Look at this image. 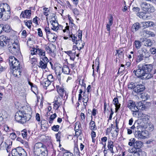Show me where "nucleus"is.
<instances>
[{"instance_id":"f257e3e1","label":"nucleus","mask_w":156,"mask_h":156,"mask_svg":"<svg viewBox=\"0 0 156 156\" xmlns=\"http://www.w3.org/2000/svg\"><path fill=\"white\" fill-rule=\"evenodd\" d=\"M33 152L37 156H47L48 154L46 145L41 142L37 143L34 144Z\"/></svg>"},{"instance_id":"f03ea898","label":"nucleus","mask_w":156,"mask_h":156,"mask_svg":"<svg viewBox=\"0 0 156 156\" xmlns=\"http://www.w3.org/2000/svg\"><path fill=\"white\" fill-rule=\"evenodd\" d=\"M147 126L143 123H140L136 126L137 130L134 133L135 137L139 140L144 139L148 136V132L144 131L143 129H146Z\"/></svg>"},{"instance_id":"7ed1b4c3","label":"nucleus","mask_w":156,"mask_h":156,"mask_svg":"<svg viewBox=\"0 0 156 156\" xmlns=\"http://www.w3.org/2000/svg\"><path fill=\"white\" fill-rule=\"evenodd\" d=\"M10 9L9 5L6 3H2L0 5V19L6 21L10 17Z\"/></svg>"},{"instance_id":"20e7f679","label":"nucleus","mask_w":156,"mask_h":156,"mask_svg":"<svg viewBox=\"0 0 156 156\" xmlns=\"http://www.w3.org/2000/svg\"><path fill=\"white\" fill-rule=\"evenodd\" d=\"M31 118L30 114L25 113L24 111H19L16 113L15 120L18 122L23 124L28 121Z\"/></svg>"},{"instance_id":"39448f33","label":"nucleus","mask_w":156,"mask_h":156,"mask_svg":"<svg viewBox=\"0 0 156 156\" xmlns=\"http://www.w3.org/2000/svg\"><path fill=\"white\" fill-rule=\"evenodd\" d=\"M150 56V54L146 49L142 48L137 52L136 61L139 63L143 60L144 58H148Z\"/></svg>"},{"instance_id":"423d86ee","label":"nucleus","mask_w":156,"mask_h":156,"mask_svg":"<svg viewBox=\"0 0 156 156\" xmlns=\"http://www.w3.org/2000/svg\"><path fill=\"white\" fill-rule=\"evenodd\" d=\"M140 67H141L140 66V65H139L138 66V69L133 71V73L137 77L143 80H148L152 77V74L145 73L144 71Z\"/></svg>"},{"instance_id":"0eeeda50","label":"nucleus","mask_w":156,"mask_h":156,"mask_svg":"<svg viewBox=\"0 0 156 156\" xmlns=\"http://www.w3.org/2000/svg\"><path fill=\"white\" fill-rule=\"evenodd\" d=\"M140 5L141 10L144 12L151 13L155 11V9L153 6L146 1L140 2Z\"/></svg>"},{"instance_id":"6e6552de","label":"nucleus","mask_w":156,"mask_h":156,"mask_svg":"<svg viewBox=\"0 0 156 156\" xmlns=\"http://www.w3.org/2000/svg\"><path fill=\"white\" fill-rule=\"evenodd\" d=\"M11 53L15 55H18L20 53V44L18 40H16L12 44L11 46L8 48Z\"/></svg>"},{"instance_id":"1a4fd4ad","label":"nucleus","mask_w":156,"mask_h":156,"mask_svg":"<svg viewBox=\"0 0 156 156\" xmlns=\"http://www.w3.org/2000/svg\"><path fill=\"white\" fill-rule=\"evenodd\" d=\"M9 63L11 69L20 67V65L19 61L14 56H10L9 57Z\"/></svg>"},{"instance_id":"9d476101","label":"nucleus","mask_w":156,"mask_h":156,"mask_svg":"<svg viewBox=\"0 0 156 156\" xmlns=\"http://www.w3.org/2000/svg\"><path fill=\"white\" fill-rule=\"evenodd\" d=\"M55 65V72L57 76V78L61 84L62 83V77L61 74L62 72V67L59 64H56Z\"/></svg>"},{"instance_id":"9b49d317","label":"nucleus","mask_w":156,"mask_h":156,"mask_svg":"<svg viewBox=\"0 0 156 156\" xmlns=\"http://www.w3.org/2000/svg\"><path fill=\"white\" fill-rule=\"evenodd\" d=\"M12 156H27V153L21 147H17L12 150Z\"/></svg>"},{"instance_id":"f8f14e48","label":"nucleus","mask_w":156,"mask_h":156,"mask_svg":"<svg viewBox=\"0 0 156 156\" xmlns=\"http://www.w3.org/2000/svg\"><path fill=\"white\" fill-rule=\"evenodd\" d=\"M82 31H80L78 33V41L75 43L77 49L79 51L83 48L84 44V42L82 41Z\"/></svg>"},{"instance_id":"ddd939ff","label":"nucleus","mask_w":156,"mask_h":156,"mask_svg":"<svg viewBox=\"0 0 156 156\" xmlns=\"http://www.w3.org/2000/svg\"><path fill=\"white\" fill-rule=\"evenodd\" d=\"M45 49L48 53L50 54L54 53L56 50V46L52 44H48L45 46Z\"/></svg>"},{"instance_id":"4468645a","label":"nucleus","mask_w":156,"mask_h":156,"mask_svg":"<svg viewBox=\"0 0 156 156\" xmlns=\"http://www.w3.org/2000/svg\"><path fill=\"white\" fill-rule=\"evenodd\" d=\"M127 107L132 112H135L138 110L135 103L133 100H129L127 104Z\"/></svg>"},{"instance_id":"2eb2a0df","label":"nucleus","mask_w":156,"mask_h":156,"mask_svg":"<svg viewBox=\"0 0 156 156\" xmlns=\"http://www.w3.org/2000/svg\"><path fill=\"white\" fill-rule=\"evenodd\" d=\"M12 144V141L10 140H7L6 142H2L0 145L1 147H3L8 152H9L10 150Z\"/></svg>"},{"instance_id":"dca6fc26","label":"nucleus","mask_w":156,"mask_h":156,"mask_svg":"<svg viewBox=\"0 0 156 156\" xmlns=\"http://www.w3.org/2000/svg\"><path fill=\"white\" fill-rule=\"evenodd\" d=\"M140 66L141 67L140 68L143 69V71H144L145 73L151 74L150 72L152 69V66L150 64H140Z\"/></svg>"},{"instance_id":"f3484780","label":"nucleus","mask_w":156,"mask_h":156,"mask_svg":"<svg viewBox=\"0 0 156 156\" xmlns=\"http://www.w3.org/2000/svg\"><path fill=\"white\" fill-rule=\"evenodd\" d=\"M128 151L130 153L133 154L132 156H140V153L141 152V149H136L135 147H132L129 148Z\"/></svg>"},{"instance_id":"a211bd4d","label":"nucleus","mask_w":156,"mask_h":156,"mask_svg":"<svg viewBox=\"0 0 156 156\" xmlns=\"http://www.w3.org/2000/svg\"><path fill=\"white\" fill-rule=\"evenodd\" d=\"M62 100H63L62 98H60L58 96L55 98L54 108H55L57 109L59 108L62 104Z\"/></svg>"},{"instance_id":"6ab92c4d","label":"nucleus","mask_w":156,"mask_h":156,"mask_svg":"<svg viewBox=\"0 0 156 156\" xmlns=\"http://www.w3.org/2000/svg\"><path fill=\"white\" fill-rule=\"evenodd\" d=\"M11 69L12 70V72L14 76L17 77H19L20 76L21 73V70L20 66V67Z\"/></svg>"},{"instance_id":"aec40b11","label":"nucleus","mask_w":156,"mask_h":156,"mask_svg":"<svg viewBox=\"0 0 156 156\" xmlns=\"http://www.w3.org/2000/svg\"><path fill=\"white\" fill-rule=\"evenodd\" d=\"M108 18V22L106 24V27L107 30L110 32L111 30L110 27L113 23V17L112 15L109 14Z\"/></svg>"},{"instance_id":"412c9836","label":"nucleus","mask_w":156,"mask_h":156,"mask_svg":"<svg viewBox=\"0 0 156 156\" xmlns=\"http://www.w3.org/2000/svg\"><path fill=\"white\" fill-rule=\"evenodd\" d=\"M31 10H26L24 12H22L20 16L23 18L30 19L31 16Z\"/></svg>"},{"instance_id":"4be33fe9","label":"nucleus","mask_w":156,"mask_h":156,"mask_svg":"<svg viewBox=\"0 0 156 156\" xmlns=\"http://www.w3.org/2000/svg\"><path fill=\"white\" fill-rule=\"evenodd\" d=\"M142 34L144 37H154L155 34L154 33L150 31L144 30L141 33Z\"/></svg>"},{"instance_id":"5701e85b","label":"nucleus","mask_w":156,"mask_h":156,"mask_svg":"<svg viewBox=\"0 0 156 156\" xmlns=\"http://www.w3.org/2000/svg\"><path fill=\"white\" fill-rule=\"evenodd\" d=\"M145 89L144 86L143 84H137L136 86L135 92L137 93L143 91Z\"/></svg>"},{"instance_id":"b1692460","label":"nucleus","mask_w":156,"mask_h":156,"mask_svg":"<svg viewBox=\"0 0 156 156\" xmlns=\"http://www.w3.org/2000/svg\"><path fill=\"white\" fill-rule=\"evenodd\" d=\"M144 45L147 47H151L153 44V42L151 40L148 38H144L142 41Z\"/></svg>"},{"instance_id":"393cba45","label":"nucleus","mask_w":156,"mask_h":156,"mask_svg":"<svg viewBox=\"0 0 156 156\" xmlns=\"http://www.w3.org/2000/svg\"><path fill=\"white\" fill-rule=\"evenodd\" d=\"M146 12L143 11L138 12L136 13V15L140 18L146 20L149 17V16L147 15Z\"/></svg>"},{"instance_id":"a878e982","label":"nucleus","mask_w":156,"mask_h":156,"mask_svg":"<svg viewBox=\"0 0 156 156\" xmlns=\"http://www.w3.org/2000/svg\"><path fill=\"white\" fill-rule=\"evenodd\" d=\"M140 123H143L147 126V127L146 128V129H147V130H149L150 131H152L154 129V126L153 125L151 122L148 123L147 121L145 122H141Z\"/></svg>"},{"instance_id":"bb28decb","label":"nucleus","mask_w":156,"mask_h":156,"mask_svg":"<svg viewBox=\"0 0 156 156\" xmlns=\"http://www.w3.org/2000/svg\"><path fill=\"white\" fill-rule=\"evenodd\" d=\"M57 92L59 94L60 96L62 97L64 96L65 90L63 88L60 87L59 85H55Z\"/></svg>"},{"instance_id":"cd10ccee","label":"nucleus","mask_w":156,"mask_h":156,"mask_svg":"<svg viewBox=\"0 0 156 156\" xmlns=\"http://www.w3.org/2000/svg\"><path fill=\"white\" fill-rule=\"evenodd\" d=\"M51 24L52 25L51 29L54 31H57L60 28H62V26L61 25H59L58 22L52 23Z\"/></svg>"},{"instance_id":"c85d7f7f","label":"nucleus","mask_w":156,"mask_h":156,"mask_svg":"<svg viewBox=\"0 0 156 156\" xmlns=\"http://www.w3.org/2000/svg\"><path fill=\"white\" fill-rule=\"evenodd\" d=\"M113 103L115 105L116 107L115 111L117 112L120 107V104L119 103L118 99L117 98H115L113 99Z\"/></svg>"},{"instance_id":"c756f323","label":"nucleus","mask_w":156,"mask_h":156,"mask_svg":"<svg viewBox=\"0 0 156 156\" xmlns=\"http://www.w3.org/2000/svg\"><path fill=\"white\" fill-rule=\"evenodd\" d=\"M91 120L89 124L90 129L92 131L95 130L97 129V127L96 126L95 122L92 121V116H91Z\"/></svg>"},{"instance_id":"7c9ffc66","label":"nucleus","mask_w":156,"mask_h":156,"mask_svg":"<svg viewBox=\"0 0 156 156\" xmlns=\"http://www.w3.org/2000/svg\"><path fill=\"white\" fill-rule=\"evenodd\" d=\"M149 117L148 115H146L141 112L140 114V117L139 118L142 119L143 120H145L147 121L149 119Z\"/></svg>"},{"instance_id":"2f4dec72","label":"nucleus","mask_w":156,"mask_h":156,"mask_svg":"<svg viewBox=\"0 0 156 156\" xmlns=\"http://www.w3.org/2000/svg\"><path fill=\"white\" fill-rule=\"evenodd\" d=\"M48 39H50L51 42H54L57 38V35L55 33H51L49 35Z\"/></svg>"},{"instance_id":"473e14b6","label":"nucleus","mask_w":156,"mask_h":156,"mask_svg":"<svg viewBox=\"0 0 156 156\" xmlns=\"http://www.w3.org/2000/svg\"><path fill=\"white\" fill-rule=\"evenodd\" d=\"M108 147L109 150H110L111 152L112 153H114V151L113 150V147H114L113 142L110 140H108Z\"/></svg>"},{"instance_id":"72a5a7b5","label":"nucleus","mask_w":156,"mask_h":156,"mask_svg":"<svg viewBox=\"0 0 156 156\" xmlns=\"http://www.w3.org/2000/svg\"><path fill=\"white\" fill-rule=\"evenodd\" d=\"M69 37L72 38V41L74 43H76L78 41V34L76 35L72 34L70 35Z\"/></svg>"},{"instance_id":"f704fd0d","label":"nucleus","mask_w":156,"mask_h":156,"mask_svg":"<svg viewBox=\"0 0 156 156\" xmlns=\"http://www.w3.org/2000/svg\"><path fill=\"white\" fill-rule=\"evenodd\" d=\"M2 30L6 32H10L11 29L10 26L8 24H5L3 25V24H2Z\"/></svg>"},{"instance_id":"c9c22d12","label":"nucleus","mask_w":156,"mask_h":156,"mask_svg":"<svg viewBox=\"0 0 156 156\" xmlns=\"http://www.w3.org/2000/svg\"><path fill=\"white\" fill-rule=\"evenodd\" d=\"M142 23L143 26L144 27H146L153 26L154 24L153 22L150 21L142 22Z\"/></svg>"},{"instance_id":"e433bc0d","label":"nucleus","mask_w":156,"mask_h":156,"mask_svg":"<svg viewBox=\"0 0 156 156\" xmlns=\"http://www.w3.org/2000/svg\"><path fill=\"white\" fill-rule=\"evenodd\" d=\"M62 72L66 74H69L70 72V70L68 66L65 65L62 68Z\"/></svg>"},{"instance_id":"4c0bfd02","label":"nucleus","mask_w":156,"mask_h":156,"mask_svg":"<svg viewBox=\"0 0 156 156\" xmlns=\"http://www.w3.org/2000/svg\"><path fill=\"white\" fill-rule=\"evenodd\" d=\"M143 143L139 141H136L134 144V147L136 149H140L143 145Z\"/></svg>"},{"instance_id":"58836bf2","label":"nucleus","mask_w":156,"mask_h":156,"mask_svg":"<svg viewBox=\"0 0 156 156\" xmlns=\"http://www.w3.org/2000/svg\"><path fill=\"white\" fill-rule=\"evenodd\" d=\"M134 45L136 48L138 49L141 47L142 43L139 41L136 40L134 42Z\"/></svg>"},{"instance_id":"ea45409f","label":"nucleus","mask_w":156,"mask_h":156,"mask_svg":"<svg viewBox=\"0 0 156 156\" xmlns=\"http://www.w3.org/2000/svg\"><path fill=\"white\" fill-rule=\"evenodd\" d=\"M37 54L39 55L44 57L45 56V52L44 50L38 48Z\"/></svg>"},{"instance_id":"a19ab883","label":"nucleus","mask_w":156,"mask_h":156,"mask_svg":"<svg viewBox=\"0 0 156 156\" xmlns=\"http://www.w3.org/2000/svg\"><path fill=\"white\" fill-rule=\"evenodd\" d=\"M27 130L25 129L21 131V132L20 133V135H21L23 138L25 139L27 138Z\"/></svg>"},{"instance_id":"79ce46f5","label":"nucleus","mask_w":156,"mask_h":156,"mask_svg":"<svg viewBox=\"0 0 156 156\" xmlns=\"http://www.w3.org/2000/svg\"><path fill=\"white\" fill-rule=\"evenodd\" d=\"M132 28H134L135 31H136L140 28V25L139 23L136 22L133 24Z\"/></svg>"},{"instance_id":"37998d69","label":"nucleus","mask_w":156,"mask_h":156,"mask_svg":"<svg viewBox=\"0 0 156 156\" xmlns=\"http://www.w3.org/2000/svg\"><path fill=\"white\" fill-rule=\"evenodd\" d=\"M29 84L31 86L32 90L34 92L35 94H36L33 90H34L35 91H37V86L35 85H34L33 84L31 83L30 81H28Z\"/></svg>"},{"instance_id":"c03bdc74","label":"nucleus","mask_w":156,"mask_h":156,"mask_svg":"<svg viewBox=\"0 0 156 156\" xmlns=\"http://www.w3.org/2000/svg\"><path fill=\"white\" fill-rule=\"evenodd\" d=\"M24 23L25 25L27 26L29 29H30L31 27V25L32 24V21L31 20H25L24 21Z\"/></svg>"},{"instance_id":"a18cd8bd","label":"nucleus","mask_w":156,"mask_h":156,"mask_svg":"<svg viewBox=\"0 0 156 156\" xmlns=\"http://www.w3.org/2000/svg\"><path fill=\"white\" fill-rule=\"evenodd\" d=\"M56 114L55 113L51 115L49 118V119L48 120L49 123L50 124H51L52 123L53 120L56 117Z\"/></svg>"},{"instance_id":"49530a36","label":"nucleus","mask_w":156,"mask_h":156,"mask_svg":"<svg viewBox=\"0 0 156 156\" xmlns=\"http://www.w3.org/2000/svg\"><path fill=\"white\" fill-rule=\"evenodd\" d=\"M51 17L50 19V22L51 24L52 23H55L56 22H57V21L56 20V17L55 15L53 14L51 16Z\"/></svg>"},{"instance_id":"de8ad7c7","label":"nucleus","mask_w":156,"mask_h":156,"mask_svg":"<svg viewBox=\"0 0 156 156\" xmlns=\"http://www.w3.org/2000/svg\"><path fill=\"white\" fill-rule=\"evenodd\" d=\"M65 53L68 55L69 56H73L76 54V51H65Z\"/></svg>"},{"instance_id":"09e8293b","label":"nucleus","mask_w":156,"mask_h":156,"mask_svg":"<svg viewBox=\"0 0 156 156\" xmlns=\"http://www.w3.org/2000/svg\"><path fill=\"white\" fill-rule=\"evenodd\" d=\"M136 85L133 82H131L128 85V88L129 89H134L135 88Z\"/></svg>"},{"instance_id":"8fccbe9b","label":"nucleus","mask_w":156,"mask_h":156,"mask_svg":"<svg viewBox=\"0 0 156 156\" xmlns=\"http://www.w3.org/2000/svg\"><path fill=\"white\" fill-rule=\"evenodd\" d=\"M51 82L48 80H45L44 81H42L41 83V84L43 85L44 87H47L49 86Z\"/></svg>"},{"instance_id":"3c124183","label":"nucleus","mask_w":156,"mask_h":156,"mask_svg":"<svg viewBox=\"0 0 156 156\" xmlns=\"http://www.w3.org/2000/svg\"><path fill=\"white\" fill-rule=\"evenodd\" d=\"M40 61H42V62L44 63L45 64L47 65L49 61L48 58L45 56L42 58H41Z\"/></svg>"},{"instance_id":"603ef678","label":"nucleus","mask_w":156,"mask_h":156,"mask_svg":"<svg viewBox=\"0 0 156 156\" xmlns=\"http://www.w3.org/2000/svg\"><path fill=\"white\" fill-rule=\"evenodd\" d=\"M47 64H45L44 63L42 62V61H40L38 66L40 68L45 69L47 67Z\"/></svg>"},{"instance_id":"864d4df0","label":"nucleus","mask_w":156,"mask_h":156,"mask_svg":"<svg viewBox=\"0 0 156 156\" xmlns=\"http://www.w3.org/2000/svg\"><path fill=\"white\" fill-rule=\"evenodd\" d=\"M109 107V105H108L106 102H105L104 103V109L103 111L104 113H105L106 112H109V111L108 110V108Z\"/></svg>"},{"instance_id":"5fc2aeb1","label":"nucleus","mask_w":156,"mask_h":156,"mask_svg":"<svg viewBox=\"0 0 156 156\" xmlns=\"http://www.w3.org/2000/svg\"><path fill=\"white\" fill-rule=\"evenodd\" d=\"M47 80L51 83L53 82L54 80L53 76L51 74L48 75L47 76Z\"/></svg>"},{"instance_id":"6e6d98bb","label":"nucleus","mask_w":156,"mask_h":156,"mask_svg":"<svg viewBox=\"0 0 156 156\" xmlns=\"http://www.w3.org/2000/svg\"><path fill=\"white\" fill-rule=\"evenodd\" d=\"M59 128V126L58 125H54L51 127V129L53 131L55 132H58Z\"/></svg>"},{"instance_id":"4d7b16f0","label":"nucleus","mask_w":156,"mask_h":156,"mask_svg":"<svg viewBox=\"0 0 156 156\" xmlns=\"http://www.w3.org/2000/svg\"><path fill=\"white\" fill-rule=\"evenodd\" d=\"M133 112V116L134 117L139 118L140 117V114L141 112H138V110L137 111Z\"/></svg>"},{"instance_id":"13d9d810","label":"nucleus","mask_w":156,"mask_h":156,"mask_svg":"<svg viewBox=\"0 0 156 156\" xmlns=\"http://www.w3.org/2000/svg\"><path fill=\"white\" fill-rule=\"evenodd\" d=\"M38 50L37 48H32L31 50V54L32 55H36L37 53V51Z\"/></svg>"},{"instance_id":"bf43d9fd","label":"nucleus","mask_w":156,"mask_h":156,"mask_svg":"<svg viewBox=\"0 0 156 156\" xmlns=\"http://www.w3.org/2000/svg\"><path fill=\"white\" fill-rule=\"evenodd\" d=\"M84 89L83 88H81L79 90V94L78 95V101H80L81 100L82 98V94L83 93V90Z\"/></svg>"},{"instance_id":"052dcab7","label":"nucleus","mask_w":156,"mask_h":156,"mask_svg":"<svg viewBox=\"0 0 156 156\" xmlns=\"http://www.w3.org/2000/svg\"><path fill=\"white\" fill-rule=\"evenodd\" d=\"M41 128L43 131H45L47 130L48 129V124L45 123L44 125H41Z\"/></svg>"},{"instance_id":"680f3d73","label":"nucleus","mask_w":156,"mask_h":156,"mask_svg":"<svg viewBox=\"0 0 156 156\" xmlns=\"http://www.w3.org/2000/svg\"><path fill=\"white\" fill-rule=\"evenodd\" d=\"M61 135V132H59L58 133H56L55 134V136L56 139H57L56 141L57 142H60V136Z\"/></svg>"},{"instance_id":"e2e57ef3","label":"nucleus","mask_w":156,"mask_h":156,"mask_svg":"<svg viewBox=\"0 0 156 156\" xmlns=\"http://www.w3.org/2000/svg\"><path fill=\"white\" fill-rule=\"evenodd\" d=\"M129 141L128 145L130 146H134V144L135 142V139L134 138L131 139L129 140Z\"/></svg>"},{"instance_id":"0e129e2a","label":"nucleus","mask_w":156,"mask_h":156,"mask_svg":"<svg viewBox=\"0 0 156 156\" xmlns=\"http://www.w3.org/2000/svg\"><path fill=\"white\" fill-rule=\"evenodd\" d=\"M80 116L81 117V121L84 122L85 121L86 116L85 114L82 112L81 113Z\"/></svg>"},{"instance_id":"69168bd1","label":"nucleus","mask_w":156,"mask_h":156,"mask_svg":"<svg viewBox=\"0 0 156 156\" xmlns=\"http://www.w3.org/2000/svg\"><path fill=\"white\" fill-rule=\"evenodd\" d=\"M141 97L144 98V101L148 100L150 98L149 96L146 93H145L144 94L142 95Z\"/></svg>"},{"instance_id":"338daca9","label":"nucleus","mask_w":156,"mask_h":156,"mask_svg":"<svg viewBox=\"0 0 156 156\" xmlns=\"http://www.w3.org/2000/svg\"><path fill=\"white\" fill-rule=\"evenodd\" d=\"M9 137L12 140H14L16 137V135L14 133H10Z\"/></svg>"},{"instance_id":"774afa93","label":"nucleus","mask_w":156,"mask_h":156,"mask_svg":"<svg viewBox=\"0 0 156 156\" xmlns=\"http://www.w3.org/2000/svg\"><path fill=\"white\" fill-rule=\"evenodd\" d=\"M79 84L81 86V88H83L84 90L85 89L86 84L83 82V80H82L81 81H79Z\"/></svg>"}]
</instances>
